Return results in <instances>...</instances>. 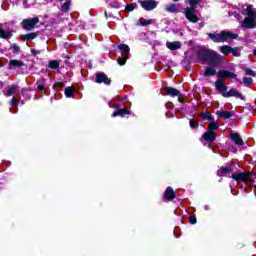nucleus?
I'll list each match as a JSON object with an SVG mask.
<instances>
[{
  "instance_id": "obj_30",
  "label": "nucleus",
  "mask_w": 256,
  "mask_h": 256,
  "mask_svg": "<svg viewBox=\"0 0 256 256\" xmlns=\"http://www.w3.org/2000/svg\"><path fill=\"white\" fill-rule=\"evenodd\" d=\"M219 130V124L218 122H215V120H212L208 125V131H218Z\"/></svg>"
},
{
  "instance_id": "obj_31",
  "label": "nucleus",
  "mask_w": 256,
  "mask_h": 256,
  "mask_svg": "<svg viewBox=\"0 0 256 256\" xmlns=\"http://www.w3.org/2000/svg\"><path fill=\"white\" fill-rule=\"evenodd\" d=\"M62 13H69V10L71 9V1H66L61 6Z\"/></svg>"
},
{
  "instance_id": "obj_47",
  "label": "nucleus",
  "mask_w": 256,
  "mask_h": 256,
  "mask_svg": "<svg viewBox=\"0 0 256 256\" xmlns=\"http://www.w3.org/2000/svg\"><path fill=\"white\" fill-rule=\"evenodd\" d=\"M113 109H116V111H119L121 108L118 106V104H115V105L113 106Z\"/></svg>"
},
{
  "instance_id": "obj_40",
  "label": "nucleus",
  "mask_w": 256,
  "mask_h": 256,
  "mask_svg": "<svg viewBox=\"0 0 256 256\" xmlns=\"http://www.w3.org/2000/svg\"><path fill=\"white\" fill-rule=\"evenodd\" d=\"M135 7H137V4L135 3L127 4L125 7V11H127L128 13H131V11H135Z\"/></svg>"
},
{
  "instance_id": "obj_34",
  "label": "nucleus",
  "mask_w": 256,
  "mask_h": 256,
  "mask_svg": "<svg viewBox=\"0 0 256 256\" xmlns=\"http://www.w3.org/2000/svg\"><path fill=\"white\" fill-rule=\"evenodd\" d=\"M189 125L192 129H199V120L192 118L189 120Z\"/></svg>"
},
{
  "instance_id": "obj_14",
  "label": "nucleus",
  "mask_w": 256,
  "mask_h": 256,
  "mask_svg": "<svg viewBox=\"0 0 256 256\" xmlns=\"http://www.w3.org/2000/svg\"><path fill=\"white\" fill-rule=\"evenodd\" d=\"M21 67H25V63L21 60L12 59L8 63V69H10V71L13 69H21Z\"/></svg>"
},
{
  "instance_id": "obj_35",
  "label": "nucleus",
  "mask_w": 256,
  "mask_h": 256,
  "mask_svg": "<svg viewBox=\"0 0 256 256\" xmlns=\"http://www.w3.org/2000/svg\"><path fill=\"white\" fill-rule=\"evenodd\" d=\"M49 69H59V61L57 60H50L48 62Z\"/></svg>"
},
{
  "instance_id": "obj_4",
  "label": "nucleus",
  "mask_w": 256,
  "mask_h": 256,
  "mask_svg": "<svg viewBox=\"0 0 256 256\" xmlns=\"http://www.w3.org/2000/svg\"><path fill=\"white\" fill-rule=\"evenodd\" d=\"M229 178L236 181V183H253L255 181L251 171L236 172L229 176Z\"/></svg>"
},
{
  "instance_id": "obj_20",
  "label": "nucleus",
  "mask_w": 256,
  "mask_h": 256,
  "mask_svg": "<svg viewBox=\"0 0 256 256\" xmlns=\"http://www.w3.org/2000/svg\"><path fill=\"white\" fill-rule=\"evenodd\" d=\"M39 37V32H30L28 34L20 35V39L22 41H33V39H37Z\"/></svg>"
},
{
  "instance_id": "obj_27",
  "label": "nucleus",
  "mask_w": 256,
  "mask_h": 256,
  "mask_svg": "<svg viewBox=\"0 0 256 256\" xmlns=\"http://www.w3.org/2000/svg\"><path fill=\"white\" fill-rule=\"evenodd\" d=\"M233 51V47L229 46V45H223L220 47V53H222V55H231V52Z\"/></svg>"
},
{
  "instance_id": "obj_51",
  "label": "nucleus",
  "mask_w": 256,
  "mask_h": 256,
  "mask_svg": "<svg viewBox=\"0 0 256 256\" xmlns=\"http://www.w3.org/2000/svg\"><path fill=\"white\" fill-rule=\"evenodd\" d=\"M253 55L254 57H256V49L253 51Z\"/></svg>"
},
{
  "instance_id": "obj_18",
  "label": "nucleus",
  "mask_w": 256,
  "mask_h": 256,
  "mask_svg": "<svg viewBox=\"0 0 256 256\" xmlns=\"http://www.w3.org/2000/svg\"><path fill=\"white\" fill-rule=\"evenodd\" d=\"M229 173H233L232 167L221 166L220 169L217 170L218 177H225V176L229 175Z\"/></svg>"
},
{
  "instance_id": "obj_45",
  "label": "nucleus",
  "mask_w": 256,
  "mask_h": 256,
  "mask_svg": "<svg viewBox=\"0 0 256 256\" xmlns=\"http://www.w3.org/2000/svg\"><path fill=\"white\" fill-rule=\"evenodd\" d=\"M19 103H20L19 99L13 98V99L11 100L10 105H11L12 107H17V106L19 105Z\"/></svg>"
},
{
  "instance_id": "obj_36",
  "label": "nucleus",
  "mask_w": 256,
  "mask_h": 256,
  "mask_svg": "<svg viewBox=\"0 0 256 256\" xmlns=\"http://www.w3.org/2000/svg\"><path fill=\"white\" fill-rule=\"evenodd\" d=\"M127 59H129V56L121 55L118 57V65L123 66L127 63Z\"/></svg>"
},
{
  "instance_id": "obj_24",
  "label": "nucleus",
  "mask_w": 256,
  "mask_h": 256,
  "mask_svg": "<svg viewBox=\"0 0 256 256\" xmlns=\"http://www.w3.org/2000/svg\"><path fill=\"white\" fill-rule=\"evenodd\" d=\"M119 51H121L122 55L129 57V53H131V48L127 44H119Z\"/></svg>"
},
{
  "instance_id": "obj_16",
  "label": "nucleus",
  "mask_w": 256,
  "mask_h": 256,
  "mask_svg": "<svg viewBox=\"0 0 256 256\" xmlns=\"http://www.w3.org/2000/svg\"><path fill=\"white\" fill-rule=\"evenodd\" d=\"M125 115H131V110L127 107L120 108L112 113V117H125Z\"/></svg>"
},
{
  "instance_id": "obj_50",
  "label": "nucleus",
  "mask_w": 256,
  "mask_h": 256,
  "mask_svg": "<svg viewBox=\"0 0 256 256\" xmlns=\"http://www.w3.org/2000/svg\"><path fill=\"white\" fill-rule=\"evenodd\" d=\"M179 103H185V101H183V99L179 98Z\"/></svg>"
},
{
  "instance_id": "obj_19",
  "label": "nucleus",
  "mask_w": 256,
  "mask_h": 256,
  "mask_svg": "<svg viewBox=\"0 0 256 256\" xmlns=\"http://www.w3.org/2000/svg\"><path fill=\"white\" fill-rule=\"evenodd\" d=\"M210 65L211 66L205 68V71L203 74L204 77H213V76L217 75V69H215V67H217V66H215L213 64H210Z\"/></svg>"
},
{
  "instance_id": "obj_37",
  "label": "nucleus",
  "mask_w": 256,
  "mask_h": 256,
  "mask_svg": "<svg viewBox=\"0 0 256 256\" xmlns=\"http://www.w3.org/2000/svg\"><path fill=\"white\" fill-rule=\"evenodd\" d=\"M10 48L12 50V53H14V55H19V51H21V48L19 47V45L14 43L10 45Z\"/></svg>"
},
{
  "instance_id": "obj_23",
  "label": "nucleus",
  "mask_w": 256,
  "mask_h": 256,
  "mask_svg": "<svg viewBox=\"0 0 256 256\" xmlns=\"http://www.w3.org/2000/svg\"><path fill=\"white\" fill-rule=\"evenodd\" d=\"M166 47L170 49V51H177V49H181V42L174 41L166 43Z\"/></svg>"
},
{
  "instance_id": "obj_32",
  "label": "nucleus",
  "mask_w": 256,
  "mask_h": 256,
  "mask_svg": "<svg viewBox=\"0 0 256 256\" xmlns=\"http://www.w3.org/2000/svg\"><path fill=\"white\" fill-rule=\"evenodd\" d=\"M151 23H153L152 19L143 21V18H140L139 21L137 22V25H140L141 27H146V25H151Z\"/></svg>"
},
{
  "instance_id": "obj_29",
  "label": "nucleus",
  "mask_w": 256,
  "mask_h": 256,
  "mask_svg": "<svg viewBox=\"0 0 256 256\" xmlns=\"http://www.w3.org/2000/svg\"><path fill=\"white\" fill-rule=\"evenodd\" d=\"M188 3L190 7H186L185 9H190L196 11L197 9V4L202 3V0H188Z\"/></svg>"
},
{
  "instance_id": "obj_53",
  "label": "nucleus",
  "mask_w": 256,
  "mask_h": 256,
  "mask_svg": "<svg viewBox=\"0 0 256 256\" xmlns=\"http://www.w3.org/2000/svg\"><path fill=\"white\" fill-rule=\"evenodd\" d=\"M60 3L63 2V0H58Z\"/></svg>"
},
{
  "instance_id": "obj_5",
  "label": "nucleus",
  "mask_w": 256,
  "mask_h": 256,
  "mask_svg": "<svg viewBox=\"0 0 256 256\" xmlns=\"http://www.w3.org/2000/svg\"><path fill=\"white\" fill-rule=\"evenodd\" d=\"M37 23H39V17L24 19L21 23L22 29H24V31H33L37 26Z\"/></svg>"
},
{
  "instance_id": "obj_26",
  "label": "nucleus",
  "mask_w": 256,
  "mask_h": 256,
  "mask_svg": "<svg viewBox=\"0 0 256 256\" xmlns=\"http://www.w3.org/2000/svg\"><path fill=\"white\" fill-rule=\"evenodd\" d=\"M11 37H13L11 31L0 28V39L9 40Z\"/></svg>"
},
{
  "instance_id": "obj_25",
  "label": "nucleus",
  "mask_w": 256,
  "mask_h": 256,
  "mask_svg": "<svg viewBox=\"0 0 256 256\" xmlns=\"http://www.w3.org/2000/svg\"><path fill=\"white\" fill-rule=\"evenodd\" d=\"M47 84V79L45 78H40L37 80L36 85L38 91H47V88H45V85Z\"/></svg>"
},
{
  "instance_id": "obj_44",
  "label": "nucleus",
  "mask_w": 256,
  "mask_h": 256,
  "mask_svg": "<svg viewBox=\"0 0 256 256\" xmlns=\"http://www.w3.org/2000/svg\"><path fill=\"white\" fill-rule=\"evenodd\" d=\"M244 85H251L253 83V78L251 77H244L243 78Z\"/></svg>"
},
{
  "instance_id": "obj_2",
  "label": "nucleus",
  "mask_w": 256,
  "mask_h": 256,
  "mask_svg": "<svg viewBox=\"0 0 256 256\" xmlns=\"http://www.w3.org/2000/svg\"><path fill=\"white\" fill-rule=\"evenodd\" d=\"M208 37L211 39V41H213V43H225L226 41H229V39L232 41L237 39L239 34L222 30L219 34L208 33Z\"/></svg>"
},
{
  "instance_id": "obj_12",
  "label": "nucleus",
  "mask_w": 256,
  "mask_h": 256,
  "mask_svg": "<svg viewBox=\"0 0 256 256\" xmlns=\"http://www.w3.org/2000/svg\"><path fill=\"white\" fill-rule=\"evenodd\" d=\"M177 197V192L173 190V187L168 186L164 191V201H173Z\"/></svg>"
},
{
  "instance_id": "obj_13",
  "label": "nucleus",
  "mask_w": 256,
  "mask_h": 256,
  "mask_svg": "<svg viewBox=\"0 0 256 256\" xmlns=\"http://www.w3.org/2000/svg\"><path fill=\"white\" fill-rule=\"evenodd\" d=\"M202 139L206 143H213V141H215L217 139V133L208 130V131L204 132V134L202 135Z\"/></svg>"
},
{
  "instance_id": "obj_52",
  "label": "nucleus",
  "mask_w": 256,
  "mask_h": 256,
  "mask_svg": "<svg viewBox=\"0 0 256 256\" xmlns=\"http://www.w3.org/2000/svg\"><path fill=\"white\" fill-rule=\"evenodd\" d=\"M175 3L179 2V0H173Z\"/></svg>"
},
{
  "instance_id": "obj_46",
  "label": "nucleus",
  "mask_w": 256,
  "mask_h": 256,
  "mask_svg": "<svg viewBox=\"0 0 256 256\" xmlns=\"http://www.w3.org/2000/svg\"><path fill=\"white\" fill-rule=\"evenodd\" d=\"M31 53H32V55H34V57L37 55V50H35V49H31Z\"/></svg>"
},
{
  "instance_id": "obj_9",
  "label": "nucleus",
  "mask_w": 256,
  "mask_h": 256,
  "mask_svg": "<svg viewBox=\"0 0 256 256\" xmlns=\"http://www.w3.org/2000/svg\"><path fill=\"white\" fill-rule=\"evenodd\" d=\"M184 15L190 23H199V16L195 14V10L185 8Z\"/></svg>"
},
{
  "instance_id": "obj_6",
  "label": "nucleus",
  "mask_w": 256,
  "mask_h": 256,
  "mask_svg": "<svg viewBox=\"0 0 256 256\" xmlns=\"http://www.w3.org/2000/svg\"><path fill=\"white\" fill-rule=\"evenodd\" d=\"M223 97L225 99H229V97H235L236 99H241V101H245V96L241 93L237 88H231L229 91L223 93Z\"/></svg>"
},
{
  "instance_id": "obj_3",
  "label": "nucleus",
  "mask_w": 256,
  "mask_h": 256,
  "mask_svg": "<svg viewBox=\"0 0 256 256\" xmlns=\"http://www.w3.org/2000/svg\"><path fill=\"white\" fill-rule=\"evenodd\" d=\"M246 13L248 17H246L241 25L244 27V29H255V17L256 12L253 10V5H248L246 8Z\"/></svg>"
},
{
  "instance_id": "obj_22",
  "label": "nucleus",
  "mask_w": 256,
  "mask_h": 256,
  "mask_svg": "<svg viewBox=\"0 0 256 256\" xmlns=\"http://www.w3.org/2000/svg\"><path fill=\"white\" fill-rule=\"evenodd\" d=\"M64 95L67 99H73L75 97V88L73 86H68L64 90Z\"/></svg>"
},
{
  "instance_id": "obj_7",
  "label": "nucleus",
  "mask_w": 256,
  "mask_h": 256,
  "mask_svg": "<svg viewBox=\"0 0 256 256\" xmlns=\"http://www.w3.org/2000/svg\"><path fill=\"white\" fill-rule=\"evenodd\" d=\"M140 5L145 11H153V9H157L159 2L156 0H141Z\"/></svg>"
},
{
  "instance_id": "obj_11",
  "label": "nucleus",
  "mask_w": 256,
  "mask_h": 256,
  "mask_svg": "<svg viewBox=\"0 0 256 256\" xmlns=\"http://www.w3.org/2000/svg\"><path fill=\"white\" fill-rule=\"evenodd\" d=\"M214 85H215L216 91H219L221 93L222 97H223V93H227V89H229L227 84L220 78L217 79V81L215 82Z\"/></svg>"
},
{
  "instance_id": "obj_15",
  "label": "nucleus",
  "mask_w": 256,
  "mask_h": 256,
  "mask_svg": "<svg viewBox=\"0 0 256 256\" xmlns=\"http://www.w3.org/2000/svg\"><path fill=\"white\" fill-rule=\"evenodd\" d=\"M163 90L165 91L166 95H168V97H181V91L176 88L167 86L164 87Z\"/></svg>"
},
{
  "instance_id": "obj_10",
  "label": "nucleus",
  "mask_w": 256,
  "mask_h": 256,
  "mask_svg": "<svg viewBox=\"0 0 256 256\" xmlns=\"http://www.w3.org/2000/svg\"><path fill=\"white\" fill-rule=\"evenodd\" d=\"M218 79H237V74L233 72H229V70H219L218 71Z\"/></svg>"
},
{
  "instance_id": "obj_41",
  "label": "nucleus",
  "mask_w": 256,
  "mask_h": 256,
  "mask_svg": "<svg viewBox=\"0 0 256 256\" xmlns=\"http://www.w3.org/2000/svg\"><path fill=\"white\" fill-rule=\"evenodd\" d=\"M244 71L246 75H250L251 77H256L255 71H253L251 68H244Z\"/></svg>"
},
{
  "instance_id": "obj_8",
  "label": "nucleus",
  "mask_w": 256,
  "mask_h": 256,
  "mask_svg": "<svg viewBox=\"0 0 256 256\" xmlns=\"http://www.w3.org/2000/svg\"><path fill=\"white\" fill-rule=\"evenodd\" d=\"M96 83H104V85H111V78L105 74V72H97L96 73Z\"/></svg>"
},
{
  "instance_id": "obj_38",
  "label": "nucleus",
  "mask_w": 256,
  "mask_h": 256,
  "mask_svg": "<svg viewBox=\"0 0 256 256\" xmlns=\"http://www.w3.org/2000/svg\"><path fill=\"white\" fill-rule=\"evenodd\" d=\"M15 91H17V86L9 87L5 93L6 97H11V95H14Z\"/></svg>"
},
{
  "instance_id": "obj_1",
  "label": "nucleus",
  "mask_w": 256,
  "mask_h": 256,
  "mask_svg": "<svg viewBox=\"0 0 256 256\" xmlns=\"http://www.w3.org/2000/svg\"><path fill=\"white\" fill-rule=\"evenodd\" d=\"M197 60L208 65L219 66L223 63V56L213 49L201 48L196 52Z\"/></svg>"
},
{
  "instance_id": "obj_21",
  "label": "nucleus",
  "mask_w": 256,
  "mask_h": 256,
  "mask_svg": "<svg viewBox=\"0 0 256 256\" xmlns=\"http://www.w3.org/2000/svg\"><path fill=\"white\" fill-rule=\"evenodd\" d=\"M217 117H220V119H231L235 115V112L233 111H217L216 112Z\"/></svg>"
},
{
  "instance_id": "obj_39",
  "label": "nucleus",
  "mask_w": 256,
  "mask_h": 256,
  "mask_svg": "<svg viewBox=\"0 0 256 256\" xmlns=\"http://www.w3.org/2000/svg\"><path fill=\"white\" fill-rule=\"evenodd\" d=\"M166 11L168 13H177V5L176 4H170L166 7Z\"/></svg>"
},
{
  "instance_id": "obj_49",
  "label": "nucleus",
  "mask_w": 256,
  "mask_h": 256,
  "mask_svg": "<svg viewBox=\"0 0 256 256\" xmlns=\"http://www.w3.org/2000/svg\"><path fill=\"white\" fill-rule=\"evenodd\" d=\"M230 165H231L232 167H235V162L230 161Z\"/></svg>"
},
{
  "instance_id": "obj_28",
  "label": "nucleus",
  "mask_w": 256,
  "mask_h": 256,
  "mask_svg": "<svg viewBox=\"0 0 256 256\" xmlns=\"http://www.w3.org/2000/svg\"><path fill=\"white\" fill-rule=\"evenodd\" d=\"M200 117H202V119H204V121H214L215 118L213 117V115L210 114L209 111H204L200 114Z\"/></svg>"
},
{
  "instance_id": "obj_33",
  "label": "nucleus",
  "mask_w": 256,
  "mask_h": 256,
  "mask_svg": "<svg viewBox=\"0 0 256 256\" xmlns=\"http://www.w3.org/2000/svg\"><path fill=\"white\" fill-rule=\"evenodd\" d=\"M243 50V47L239 46V47H234L232 48V55L233 57H241V53L239 51H242Z\"/></svg>"
},
{
  "instance_id": "obj_17",
  "label": "nucleus",
  "mask_w": 256,
  "mask_h": 256,
  "mask_svg": "<svg viewBox=\"0 0 256 256\" xmlns=\"http://www.w3.org/2000/svg\"><path fill=\"white\" fill-rule=\"evenodd\" d=\"M230 139H232L233 143H235V145H238L239 147L245 145V142L243 141V138H241L239 133H230Z\"/></svg>"
},
{
  "instance_id": "obj_48",
  "label": "nucleus",
  "mask_w": 256,
  "mask_h": 256,
  "mask_svg": "<svg viewBox=\"0 0 256 256\" xmlns=\"http://www.w3.org/2000/svg\"><path fill=\"white\" fill-rule=\"evenodd\" d=\"M2 67H5V64L0 61V69H1Z\"/></svg>"
},
{
  "instance_id": "obj_43",
  "label": "nucleus",
  "mask_w": 256,
  "mask_h": 256,
  "mask_svg": "<svg viewBox=\"0 0 256 256\" xmlns=\"http://www.w3.org/2000/svg\"><path fill=\"white\" fill-rule=\"evenodd\" d=\"M188 219H189V223L191 225H196L197 224V217L195 215H190Z\"/></svg>"
},
{
  "instance_id": "obj_42",
  "label": "nucleus",
  "mask_w": 256,
  "mask_h": 256,
  "mask_svg": "<svg viewBox=\"0 0 256 256\" xmlns=\"http://www.w3.org/2000/svg\"><path fill=\"white\" fill-rule=\"evenodd\" d=\"M63 87H65L64 82H56L53 84V89H63Z\"/></svg>"
}]
</instances>
